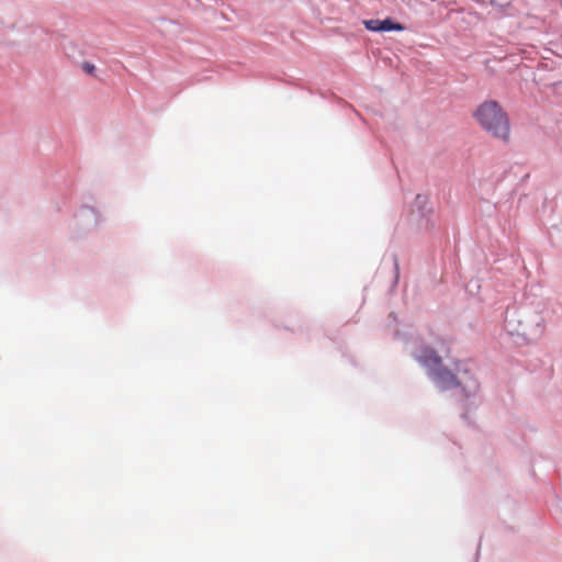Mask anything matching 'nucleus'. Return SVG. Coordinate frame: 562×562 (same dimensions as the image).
Here are the masks:
<instances>
[{
	"instance_id": "nucleus-3",
	"label": "nucleus",
	"mask_w": 562,
	"mask_h": 562,
	"mask_svg": "<svg viewBox=\"0 0 562 562\" xmlns=\"http://www.w3.org/2000/svg\"><path fill=\"white\" fill-rule=\"evenodd\" d=\"M510 331L531 340L543 331V317L538 313L525 312L508 321Z\"/></svg>"
},
{
	"instance_id": "nucleus-5",
	"label": "nucleus",
	"mask_w": 562,
	"mask_h": 562,
	"mask_svg": "<svg viewBox=\"0 0 562 562\" xmlns=\"http://www.w3.org/2000/svg\"><path fill=\"white\" fill-rule=\"evenodd\" d=\"M82 67L88 74H92L95 69L94 65L89 63H85Z\"/></svg>"
},
{
	"instance_id": "nucleus-1",
	"label": "nucleus",
	"mask_w": 562,
	"mask_h": 562,
	"mask_svg": "<svg viewBox=\"0 0 562 562\" xmlns=\"http://www.w3.org/2000/svg\"><path fill=\"white\" fill-rule=\"evenodd\" d=\"M474 117L493 137L509 140L510 125L507 114L496 101H485L474 112Z\"/></svg>"
},
{
	"instance_id": "nucleus-4",
	"label": "nucleus",
	"mask_w": 562,
	"mask_h": 562,
	"mask_svg": "<svg viewBox=\"0 0 562 562\" xmlns=\"http://www.w3.org/2000/svg\"><path fill=\"white\" fill-rule=\"evenodd\" d=\"M364 27L369 31L373 32H386V31H403L404 26L397 22L392 21L391 19H385L383 21L378 19H371L363 21Z\"/></svg>"
},
{
	"instance_id": "nucleus-2",
	"label": "nucleus",
	"mask_w": 562,
	"mask_h": 562,
	"mask_svg": "<svg viewBox=\"0 0 562 562\" xmlns=\"http://www.w3.org/2000/svg\"><path fill=\"white\" fill-rule=\"evenodd\" d=\"M414 358L423 367L427 368L428 374L436 381L440 389L449 390L460 385L456 375L442 366L441 358L434 349L424 347L414 355Z\"/></svg>"
}]
</instances>
